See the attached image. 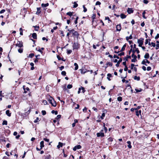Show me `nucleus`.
<instances>
[{
  "instance_id": "nucleus-46",
  "label": "nucleus",
  "mask_w": 159,
  "mask_h": 159,
  "mask_svg": "<svg viewBox=\"0 0 159 159\" xmlns=\"http://www.w3.org/2000/svg\"><path fill=\"white\" fill-rule=\"evenodd\" d=\"M61 117V115H58L57 116V117H56V119H59Z\"/></svg>"
},
{
  "instance_id": "nucleus-50",
  "label": "nucleus",
  "mask_w": 159,
  "mask_h": 159,
  "mask_svg": "<svg viewBox=\"0 0 159 159\" xmlns=\"http://www.w3.org/2000/svg\"><path fill=\"white\" fill-rule=\"evenodd\" d=\"M151 45H152L153 47H155L156 46L155 43L153 42L151 43Z\"/></svg>"
},
{
  "instance_id": "nucleus-47",
  "label": "nucleus",
  "mask_w": 159,
  "mask_h": 159,
  "mask_svg": "<svg viewBox=\"0 0 159 159\" xmlns=\"http://www.w3.org/2000/svg\"><path fill=\"white\" fill-rule=\"evenodd\" d=\"M43 103L44 104V105H46L47 104V101L45 100H43Z\"/></svg>"
},
{
  "instance_id": "nucleus-23",
  "label": "nucleus",
  "mask_w": 159,
  "mask_h": 159,
  "mask_svg": "<svg viewBox=\"0 0 159 159\" xmlns=\"http://www.w3.org/2000/svg\"><path fill=\"white\" fill-rule=\"evenodd\" d=\"M74 66H75V70H77L78 68V66L77 63H75L74 64Z\"/></svg>"
},
{
  "instance_id": "nucleus-32",
  "label": "nucleus",
  "mask_w": 159,
  "mask_h": 159,
  "mask_svg": "<svg viewBox=\"0 0 159 159\" xmlns=\"http://www.w3.org/2000/svg\"><path fill=\"white\" fill-rule=\"evenodd\" d=\"M83 7L84 8V11H83L84 12H86L87 11V8L85 7L84 5H83Z\"/></svg>"
},
{
  "instance_id": "nucleus-40",
  "label": "nucleus",
  "mask_w": 159,
  "mask_h": 159,
  "mask_svg": "<svg viewBox=\"0 0 159 159\" xmlns=\"http://www.w3.org/2000/svg\"><path fill=\"white\" fill-rule=\"evenodd\" d=\"M108 140L109 142H111L112 141L113 139L111 137H110L109 138H108Z\"/></svg>"
},
{
  "instance_id": "nucleus-13",
  "label": "nucleus",
  "mask_w": 159,
  "mask_h": 159,
  "mask_svg": "<svg viewBox=\"0 0 159 159\" xmlns=\"http://www.w3.org/2000/svg\"><path fill=\"white\" fill-rule=\"evenodd\" d=\"M6 114L8 116H10L11 115V113L10 112L9 110H7L6 111Z\"/></svg>"
},
{
  "instance_id": "nucleus-3",
  "label": "nucleus",
  "mask_w": 159,
  "mask_h": 159,
  "mask_svg": "<svg viewBox=\"0 0 159 159\" xmlns=\"http://www.w3.org/2000/svg\"><path fill=\"white\" fill-rule=\"evenodd\" d=\"M132 54L131 55L132 57H134V58H133L131 60L132 62H135L137 61L136 58L137 57L136 56L134 55V53L135 52V50H133L132 51Z\"/></svg>"
},
{
  "instance_id": "nucleus-37",
  "label": "nucleus",
  "mask_w": 159,
  "mask_h": 159,
  "mask_svg": "<svg viewBox=\"0 0 159 159\" xmlns=\"http://www.w3.org/2000/svg\"><path fill=\"white\" fill-rule=\"evenodd\" d=\"M117 99L119 101H121L122 100V98L121 97H119L117 98Z\"/></svg>"
},
{
  "instance_id": "nucleus-64",
  "label": "nucleus",
  "mask_w": 159,
  "mask_h": 159,
  "mask_svg": "<svg viewBox=\"0 0 159 159\" xmlns=\"http://www.w3.org/2000/svg\"><path fill=\"white\" fill-rule=\"evenodd\" d=\"M156 49L157 50V49H158V48H159V44H157V45H156Z\"/></svg>"
},
{
  "instance_id": "nucleus-35",
  "label": "nucleus",
  "mask_w": 159,
  "mask_h": 159,
  "mask_svg": "<svg viewBox=\"0 0 159 159\" xmlns=\"http://www.w3.org/2000/svg\"><path fill=\"white\" fill-rule=\"evenodd\" d=\"M7 121L6 120H4L2 122V125H7Z\"/></svg>"
},
{
  "instance_id": "nucleus-27",
  "label": "nucleus",
  "mask_w": 159,
  "mask_h": 159,
  "mask_svg": "<svg viewBox=\"0 0 159 159\" xmlns=\"http://www.w3.org/2000/svg\"><path fill=\"white\" fill-rule=\"evenodd\" d=\"M51 113L52 114L54 113L56 115H57L58 114V112L57 111H55L54 110H52L51 111Z\"/></svg>"
},
{
  "instance_id": "nucleus-15",
  "label": "nucleus",
  "mask_w": 159,
  "mask_h": 159,
  "mask_svg": "<svg viewBox=\"0 0 159 159\" xmlns=\"http://www.w3.org/2000/svg\"><path fill=\"white\" fill-rule=\"evenodd\" d=\"M41 12L40 8L38 7L37 8V11L36 12V14L37 15H39Z\"/></svg>"
},
{
  "instance_id": "nucleus-1",
  "label": "nucleus",
  "mask_w": 159,
  "mask_h": 159,
  "mask_svg": "<svg viewBox=\"0 0 159 159\" xmlns=\"http://www.w3.org/2000/svg\"><path fill=\"white\" fill-rule=\"evenodd\" d=\"M48 101L49 102V103L51 104L52 106L55 107L57 106L56 102L55 101L54 99L50 96H48Z\"/></svg>"
},
{
  "instance_id": "nucleus-38",
  "label": "nucleus",
  "mask_w": 159,
  "mask_h": 159,
  "mask_svg": "<svg viewBox=\"0 0 159 159\" xmlns=\"http://www.w3.org/2000/svg\"><path fill=\"white\" fill-rule=\"evenodd\" d=\"M74 5L73 6V7L74 8H76V7L78 6V4L77 3H76V2H74Z\"/></svg>"
},
{
  "instance_id": "nucleus-29",
  "label": "nucleus",
  "mask_w": 159,
  "mask_h": 159,
  "mask_svg": "<svg viewBox=\"0 0 159 159\" xmlns=\"http://www.w3.org/2000/svg\"><path fill=\"white\" fill-rule=\"evenodd\" d=\"M67 87L68 89H70L72 87V85L71 84H68L67 85Z\"/></svg>"
},
{
  "instance_id": "nucleus-45",
  "label": "nucleus",
  "mask_w": 159,
  "mask_h": 159,
  "mask_svg": "<svg viewBox=\"0 0 159 159\" xmlns=\"http://www.w3.org/2000/svg\"><path fill=\"white\" fill-rule=\"evenodd\" d=\"M72 51L71 50H68L67 51V53L68 54H70L71 53Z\"/></svg>"
},
{
  "instance_id": "nucleus-34",
  "label": "nucleus",
  "mask_w": 159,
  "mask_h": 159,
  "mask_svg": "<svg viewBox=\"0 0 159 159\" xmlns=\"http://www.w3.org/2000/svg\"><path fill=\"white\" fill-rule=\"evenodd\" d=\"M107 65H108L109 66H111L112 65V63H111V62H107Z\"/></svg>"
},
{
  "instance_id": "nucleus-57",
  "label": "nucleus",
  "mask_w": 159,
  "mask_h": 159,
  "mask_svg": "<svg viewBox=\"0 0 159 159\" xmlns=\"http://www.w3.org/2000/svg\"><path fill=\"white\" fill-rule=\"evenodd\" d=\"M18 51L19 52L21 53L23 52V50L21 49H19L18 50Z\"/></svg>"
},
{
  "instance_id": "nucleus-43",
  "label": "nucleus",
  "mask_w": 159,
  "mask_h": 159,
  "mask_svg": "<svg viewBox=\"0 0 159 159\" xmlns=\"http://www.w3.org/2000/svg\"><path fill=\"white\" fill-rule=\"evenodd\" d=\"M105 116V114L104 113H103L102 114V115L101 116V118L102 119H103L104 118V117Z\"/></svg>"
},
{
  "instance_id": "nucleus-7",
  "label": "nucleus",
  "mask_w": 159,
  "mask_h": 159,
  "mask_svg": "<svg viewBox=\"0 0 159 159\" xmlns=\"http://www.w3.org/2000/svg\"><path fill=\"white\" fill-rule=\"evenodd\" d=\"M81 148V146L80 145H77L75 146L73 148V150L74 151H75L77 149H80Z\"/></svg>"
},
{
  "instance_id": "nucleus-51",
  "label": "nucleus",
  "mask_w": 159,
  "mask_h": 159,
  "mask_svg": "<svg viewBox=\"0 0 159 159\" xmlns=\"http://www.w3.org/2000/svg\"><path fill=\"white\" fill-rule=\"evenodd\" d=\"M143 2L144 3L147 4L148 2V1L147 0H143Z\"/></svg>"
},
{
  "instance_id": "nucleus-30",
  "label": "nucleus",
  "mask_w": 159,
  "mask_h": 159,
  "mask_svg": "<svg viewBox=\"0 0 159 159\" xmlns=\"http://www.w3.org/2000/svg\"><path fill=\"white\" fill-rule=\"evenodd\" d=\"M146 13L145 11H144L142 13L143 17L144 19H146V17L145 16V14Z\"/></svg>"
},
{
  "instance_id": "nucleus-28",
  "label": "nucleus",
  "mask_w": 159,
  "mask_h": 159,
  "mask_svg": "<svg viewBox=\"0 0 159 159\" xmlns=\"http://www.w3.org/2000/svg\"><path fill=\"white\" fill-rule=\"evenodd\" d=\"M131 58V56H130L127 55L125 58V61L128 60V59Z\"/></svg>"
},
{
  "instance_id": "nucleus-12",
  "label": "nucleus",
  "mask_w": 159,
  "mask_h": 159,
  "mask_svg": "<svg viewBox=\"0 0 159 159\" xmlns=\"http://www.w3.org/2000/svg\"><path fill=\"white\" fill-rule=\"evenodd\" d=\"M16 46L19 47H22L23 44L20 41L18 42L16 44Z\"/></svg>"
},
{
  "instance_id": "nucleus-49",
  "label": "nucleus",
  "mask_w": 159,
  "mask_h": 159,
  "mask_svg": "<svg viewBox=\"0 0 159 159\" xmlns=\"http://www.w3.org/2000/svg\"><path fill=\"white\" fill-rule=\"evenodd\" d=\"M42 113L43 115H44L46 114V111H45L43 110L42 111Z\"/></svg>"
},
{
  "instance_id": "nucleus-22",
  "label": "nucleus",
  "mask_w": 159,
  "mask_h": 159,
  "mask_svg": "<svg viewBox=\"0 0 159 159\" xmlns=\"http://www.w3.org/2000/svg\"><path fill=\"white\" fill-rule=\"evenodd\" d=\"M132 39V36L131 35H130L129 36H127L126 37V40L128 41L129 39Z\"/></svg>"
},
{
  "instance_id": "nucleus-52",
  "label": "nucleus",
  "mask_w": 159,
  "mask_h": 159,
  "mask_svg": "<svg viewBox=\"0 0 159 159\" xmlns=\"http://www.w3.org/2000/svg\"><path fill=\"white\" fill-rule=\"evenodd\" d=\"M159 38V34H157V35L155 37V39H157Z\"/></svg>"
},
{
  "instance_id": "nucleus-58",
  "label": "nucleus",
  "mask_w": 159,
  "mask_h": 159,
  "mask_svg": "<svg viewBox=\"0 0 159 159\" xmlns=\"http://www.w3.org/2000/svg\"><path fill=\"white\" fill-rule=\"evenodd\" d=\"M64 67L63 66H61L59 67V69L61 70H62L64 68Z\"/></svg>"
},
{
  "instance_id": "nucleus-53",
  "label": "nucleus",
  "mask_w": 159,
  "mask_h": 159,
  "mask_svg": "<svg viewBox=\"0 0 159 159\" xmlns=\"http://www.w3.org/2000/svg\"><path fill=\"white\" fill-rule=\"evenodd\" d=\"M151 69V67L150 66H148L147 67V70L148 71H149V70H150Z\"/></svg>"
},
{
  "instance_id": "nucleus-63",
  "label": "nucleus",
  "mask_w": 159,
  "mask_h": 159,
  "mask_svg": "<svg viewBox=\"0 0 159 159\" xmlns=\"http://www.w3.org/2000/svg\"><path fill=\"white\" fill-rule=\"evenodd\" d=\"M124 55V52H122L118 54L119 56H121Z\"/></svg>"
},
{
  "instance_id": "nucleus-5",
  "label": "nucleus",
  "mask_w": 159,
  "mask_h": 159,
  "mask_svg": "<svg viewBox=\"0 0 159 159\" xmlns=\"http://www.w3.org/2000/svg\"><path fill=\"white\" fill-rule=\"evenodd\" d=\"M80 45L78 42L74 43L73 45V50L78 49L80 48Z\"/></svg>"
},
{
  "instance_id": "nucleus-24",
  "label": "nucleus",
  "mask_w": 159,
  "mask_h": 159,
  "mask_svg": "<svg viewBox=\"0 0 159 159\" xmlns=\"http://www.w3.org/2000/svg\"><path fill=\"white\" fill-rule=\"evenodd\" d=\"M120 16L122 19L125 18L126 17V16L123 14H121L120 15Z\"/></svg>"
},
{
  "instance_id": "nucleus-4",
  "label": "nucleus",
  "mask_w": 159,
  "mask_h": 159,
  "mask_svg": "<svg viewBox=\"0 0 159 159\" xmlns=\"http://www.w3.org/2000/svg\"><path fill=\"white\" fill-rule=\"evenodd\" d=\"M144 39L140 38L138 40V43L139 44V47H142V45L143 44Z\"/></svg>"
},
{
  "instance_id": "nucleus-16",
  "label": "nucleus",
  "mask_w": 159,
  "mask_h": 159,
  "mask_svg": "<svg viewBox=\"0 0 159 159\" xmlns=\"http://www.w3.org/2000/svg\"><path fill=\"white\" fill-rule=\"evenodd\" d=\"M127 143L128 144L127 145L128 147L129 148H132V146L131 145V143L130 141H128L127 142Z\"/></svg>"
},
{
  "instance_id": "nucleus-62",
  "label": "nucleus",
  "mask_w": 159,
  "mask_h": 159,
  "mask_svg": "<svg viewBox=\"0 0 159 159\" xmlns=\"http://www.w3.org/2000/svg\"><path fill=\"white\" fill-rule=\"evenodd\" d=\"M142 69H143V70L144 71H145L146 70V67L145 66H143L142 67Z\"/></svg>"
},
{
  "instance_id": "nucleus-9",
  "label": "nucleus",
  "mask_w": 159,
  "mask_h": 159,
  "mask_svg": "<svg viewBox=\"0 0 159 159\" xmlns=\"http://www.w3.org/2000/svg\"><path fill=\"white\" fill-rule=\"evenodd\" d=\"M134 11L133 10L132 8H128L127 10V12L129 14H130L133 12Z\"/></svg>"
},
{
  "instance_id": "nucleus-36",
  "label": "nucleus",
  "mask_w": 159,
  "mask_h": 159,
  "mask_svg": "<svg viewBox=\"0 0 159 159\" xmlns=\"http://www.w3.org/2000/svg\"><path fill=\"white\" fill-rule=\"evenodd\" d=\"M34 56V53L30 54L29 55V57L30 58H32Z\"/></svg>"
},
{
  "instance_id": "nucleus-39",
  "label": "nucleus",
  "mask_w": 159,
  "mask_h": 159,
  "mask_svg": "<svg viewBox=\"0 0 159 159\" xmlns=\"http://www.w3.org/2000/svg\"><path fill=\"white\" fill-rule=\"evenodd\" d=\"M61 74L64 76H65L66 75V73L65 71H62L61 72Z\"/></svg>"
},
{
  "instance_id": "nucleus-21",
  "label": "nucleus",
  "mask_w": 159,
  "mask_h": 159,
  "mask_svg": "<svg viewBox=\"0 0 159 159\" xmlns=\"http://www.w3.org/2000/svg\"><path fill=\"white\" fill-rule=\"evenodd\" d=\"M32 36L33 39H37V34L35 33H34L32 34Z\"/></svg>"
},
{
  "instance_id": "nucleus-11",
  "label": "nucleus",
  "mask_w": 159,
  "mask_h": 159,
  "mask_svg": "<svg viewBox=\"0 0 159 159\" xmlns=\"http://www.w3.org/2000/svg\"><path fill=\"white\" fill-rule=\"evenodd\" d=\"M116 28L117 31H120L121 30V26L120 24L117 25Z\"/></svg>"
},
{
  "instance_id": "nucleus-10",
  "label": "nucleus",
  "mask_w": 159,
  "mask_h": 159,
  "mask_svg": "<svg viewBox=\"0 0 159 159\" xmlns=\"http://www.w3.org/2000/svg\"><path fill=\"white\" fill-rule=\"evenodd\" d=\"M23 88L24 89V93H27V91H29V88L26 87L25 86H23Z\"/></svg>"
},
{
  "instance_id": "nucleus-61",
  "label": "nucleus",
  "mask_w": 159,
  "mask_h": 159,
  "mask_svg": "<svg viewBox=\"0 0 159 159\" xmlns=\"http://www.w3.org/2000/svg\"><path fill=\"white\" fill-rule=\"evenodd\" d=\"M22 11H24L25 13H26L27 12V10L25 8H23V9L21 10Z\"/></svg>"
},
{
  "instance_id": "nucleus-17",
  "label": "nucleus",
  "mask_w": 159,
  "mask_h": 159,
  "mask_svg": "<svg viewBox=\"0 0 159 159\" xmlns=\"http://www.w3.org/2000/svg\"><path fill=\"white\" fill-rule=\"evenodd\" d=\"M126 46V44H125L122 48L120 52H122L125 50V47Z\"/></svg>"
},
{
  "instance_id": "nucleus-33",
  "label": "nucleus",
  "mask_w": 159,
  "mask_h": 159,
  "mask_svg": "<svg viewBox=\"0 0 159 159\" xmlns=\"http://www.w3.org/2000/svg\"><path fill=\"white\" fill-rule=\"evenodd\" d=\"M81 73L82 74H84L86 73V71H84L82 69H80V70Z\"/></svg>"
},
{
  "instance_id": "nucleus-42",
  "label": "nucleus",
  "mask_w": 159,
  "mask_h": 159,
  "mask_svg": "<svg viewBox=\"0 0 159 159\" xmlns=\"http://www.w3.org/2000/svg\"><path fill=\"white\" fill-rule=\"evenodd\" d=\"M81 89L82 90V92L84 93L85 92L84 89L82 87H80Z\"/></svg>"
},
{
  "instance_id": "nucleus-8",
  "label": "nucleus",
  "mask_w": 159,
  "mask_h": 159,
  "mask_svg": "<svg viewBox=\"0 0 159 159\" xmlns=\"http://www.w3.org/2000/svg\"><path fill=\"white\" fill-rule=\"evenodd\" d=\"M97 136L98 137H103L104 136V134L103 133H102L101 132H100L98 133L97 134Z\"/></svg>"
},
{
  "instance_id": "nucleus-26",
  "label": "nucleus",
  "mask_w": 159,
  "mask_h": 159,
  "mask_svg": "<svg viewBox=\"0 0 159 159\" xmlns=\"http://www.w3.org/2000/svg\"><path fill=\"white\" fill-rule=\"evenodd\" d=\"M142 89H135V90L136 91V92L137 93L139 92L142 91Z\"/></svg>"
},
{
  "instance_id": "nucleus-31",
  "label": "nucleus",
  "mask_w": 159,
  "mask_h": 159,
  "mask_svg": "<svg viewBox=\"0 0 159 159\" xmlns=\"http://www.w3.org/2000/svg\"><path fill=\"white\" fill-rule=\"evenodd\" d=\"M67 15H69V16H70V17L72 16V12H68L66 13Z\"/></svg>"
},
{
  "instance_id": "nucleus-25",
  "label": "nucleus",
  "mask_w": 159,
  "mask_h": 159,
  "mask_svg": "<svg viewBox=\"0 0 159 159\" xmlns=\"http://www.w3.org/2000/svg\"><path fill=\"white\" fill-rule=\"evenodd\" d=\"M134 79L135 80H136L139 81L140 80V77L139 76H135L134 77Z\"/></svg>"
},
{
  "instance_id": "nucleus-59",
  "label": "nucleus",
  "mask_w": 159,
  "mask_h": 159,
  "mask_svg": "<svg viewBox=\"0 0 159 159\" xmlns=\"http://www.w3.org/2000/svg\"><path fill=\"white\" fill-rule=\"evenodd\" d=\"M134 64H131V69H133V68H134Z\"/></svg>"
},
{
  "instance_id": "nucleus-20",
  "label": "nucleus",
  "mask_w": 159,
  "mask_h": 159,
  "mask_svg": "<svg viewBox=\"0 0 159 159\" xmlns=\"http://www.w3.org/2000/svg\"><path fill=\"white\" fill-rule=\"evenodd\" d=\"M63 146V143L61 142H59L58 145L57 146V147L58 148H59L60 147H62Z\"/></svg>"
},
{
  "instance_id": "nucleus-44",
  "label": "nucleus",
  "mask_w": 159,
  "mask_h": 159,
  "mask_svg": "<svg viewBox=\"0 0 159 159\" xmlns=\"http://www.w3.org/2000/svg\"><path fill=\"white\" fill-rule=\"evenodd\" d=\"M60 34H61L62 36V37H64V34L63 31H61V30H60Z\"/></svg>"
},
{
  "instance_id": "nucleus-41",
  "label": "nucleus",
  "mask_w": 159,
  "mask_h": 159,
  "mask_svg": "<svg viewBox=\"0 0 159 159\" xmlns=\"http://www.w3.org/2000/svg\"><path fill=\"white\" fill-rule=\"evenodd\" d=\"M35 28V30H36V31H38V29L39 28V26H34Z\"/></svg>"
},
{
  "instance_id": "nucleus-60",
  "label": "nucleus",
  "mask_w": 159,
  "mask_h": 159,
  "mask_svg": "<svg viewBox=\"0 0 159 159\" xmlns=\"http://www.w3.org/2000/svg\"><path fill=\"white\" fill-rule=\"evenodd\" d=\"M101 4V2L99 1H97L96 3V5H100Z\"/></svg>"
},
{
  "instance_id": "nucleus-56",
  "label": "nucleus",
  "mask_w": 159,
  "mask_h": 159,
  "mask_svg": "<svg viewBox=\"0 0 159 159\" xmlns=\"http://www.w3.org/2000/svg\"><path fill=\"white\" fill-rule=\"evenodd\" d=\"M43 140L45 141H46V142H48L49 141V139H46V138H44L43 139Z\"/></svg>"
},
{
  "instance_id": "nucleus-14",
  "label": "nucleus",
  "mask_w": 159,
  "mask_h": 159,
  "mask_svg": "<svg viewBox=\"0 0 159 159\" xmlns=\"http://www.w3.org/2000/svg\"><path fill=\"white\" fill-rule=\"evenodd\" d=\"M44 147V141H42L40 143V149H41Z\"/></svg>"
},
{
  "instance_id": "nucleus-18",
  "label": "nucleus",
  "mask_w": 159,
  "mask_h": 159,
  "mask_svg": "<svg viewBox=\"0 0 159 159\" xmlns=\"http://www.w3.org/2000/svg\"><path fill=\"white\" fill-rule=\"evenodd\" d=\"M149 57V55L148 53H146L144 56V57L145 59H148Z\"/></svg>"
},
{
  "instance_id": "nucleus-19",
  "label": "nucleus",
  "mask_w": 159,
  "mask_h": 159,
  "mask_svg": "<svg viewBox=\"0 0 159 159\" xmlns=\"http://www.w3.org/2000/svg\"><path fill=\"white\" fill-rule=\"evenodd\" d=\"M49 5V4L48 3H47L46 4L42 3L41 4V6L43 7H46L48 6Z\"/></svg>"
},
{
  "instance_id": "nucleus-6",
  "label": "nucleus",
  "mask_w": 159,
  "mask_h": 159,
  "mask_svg": "<svg viewBox=\"0 0 159 159\" xmlns=\"http://www.w3.org/2000/svg\"><path fill=\"white\" fill-rule=\"evenodd\" d=\"M146 63H148L149 64L150 62L147 59L143 60L142 62V64L143 65H144L146 66H147V65L146 64Z\"/></svg>"
},
{
  "instance_id": "nucleus-54",
  "label": "nucleus",
  "mask_w": 159,
  "mask_h": 159,
  "mask_svg": "<svg viewBox=\"0 0 159 159\" xmlns=\"http://www.w3.org/2000/svg\"><path fill=\"white\" fill-rule=\"evenodd\" d=\"M139 113L138 111L137 110L136 111V115L138 116V117H139Z\"/></svg>"
},
{
  "instance_id": "nucleus-48",
  "label": "nucleus",
  "mask_w": 159,
  "mask_h": 159,
  "mask_svg": "<svg viewBox=\"0 0 159 159\" xmlns=\"http://www.w3.org/2000/svg\"><path fill=\"white\" fill-rule=\"evenodd\" d=\"M135 51L137 52V53L138 54L139 53V51L138 48H136L135 49Z\"/></svg>"
},
{
  "instance_id": "nucleus-2",
  "label": "nucleus",
  "mask_w": 159,
  "mask_h": 159,
  "mask_svg": "<svg viewBox=\"0 0 159 159\" xmlns=\"http://www.w3.org/2000/svg\"><path fill=\"white\" fill-rule=\"evenodd\" d=\"M68 30L69 31L70 33H72L74 37L77 38H78L79 35V34L77 31H75L74 29H72L70 30Z\"/></svg>"
},
{
  "instance_id": "nucleus-55",
  "label": "nucleus",
  "mask_w": 159,
  "mask_h": 159,
  "mask_svg": "<svg viewBox=\"0 0 159 159\" xmlns=\"http://www.w3.org/2000/svg\"><path fill=\"white\" fill-rule=\"evenodd\" d=\"M39 120V118L37 117L36 118V120H34V123H37L38 121V120Z\"/></svg>"
}]
</instances>
